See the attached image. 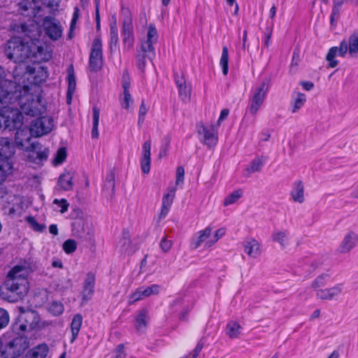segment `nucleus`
Returning a JSON list of instances; mask_svg holds the SVG:
<instances>
[{
  "label": "nucleus",
  "instance_id": "nucleus-47",
  "mask_svg": "<svg viewBox=\"0 0 358 358\" xmlns=\"http://www.w3.org/2000/svg\"><path fill=\"white\" fill-rule=\"evenodd\" d=\"M64 306L61 302L52 301L48 308L50 313L55 316H58L64 312Z\"/></svg>",
  "mask_w": 358,
  "mask_h": 358
},
{
  "label": "nucleus",
  "instance_id": "nucleus-43",
  "mask_svg": "<svg viewBox=\"0 0 358 358\" xmlns=\"http://www.w3.org/2000/svg\"><path fill=\"white\" fill-rule=\"evenodd\" d=\"M336 56H338V47L331 48L327 55L326 59L329 62V66L331 68H334L338 65V61L335 59Z\"/></svg>",
  "mask_w": 358,
  "mask_h": 358
},
{
  "label": "nucleus",
  "instance_id": "nucleus-56",
  "mask_svg": "<svg viewBox=\"0 0 358 358\" xmlns=\"http://www.w3.org/2000/svg\"><path fill=\"white\" fill-rule=\"evenodd\" d=\"M172 247V242L164 237L160 242V248L164 252H167L170 250Z\"/></svg>",
  "mask_w": 358,
  "mask_h": 358
},
{
  "label": "nucleus",
  "instance_id": "nucleus-36",
  "mask_svg": "<svg viewBox=\"0 0 358 358\" xmlns=\"http://www.w3.org/2000/svg\"><path fill=\"white\" fill-rule=\"evenodd\" d=\"M100 109L94 106L92 108V137L98 138L99 136V122Z\"/></svg>",
  "mask_w": 358,
  "mask_h": 358
},
{
  "label": "nucleus",
  "instance_id": "nucleus-51",
  "mask_svg": "<svg viewBox=\"0 0 358 358\" xmlns=\"http://www.w3.org/2000/svg\"><path fill=\"white\" fill-rule=\"evenodd\" d=\"M185 180V169L182 166H178L176 170V185H182Z\"/></svg>",
  "mask_w": 358,
  "mask_h": 358
},
{
  "label": "nucleus",
  "instance_id": "nucleus-32",
  "mask_svg": "<svg viewBox=\"0 0 358 358\" xmlns=\"http://www.w3.org/2000/svg\"><path fill=\"white\" fill-rule=\"evenodd\" d=\"M76 87V78L74 76L73 66L71 65L68 68V92H67V101L70 103L71 96L75 92Z\"/></svg>",
  "mask_w": 358,
  "mask_h": 358
},
{
  "label": "nucleus",
  "instance_id": "nucleus-35",
  "mask_svg": "<svg viewBox=\"0 0 358 358\" xmlns=\"http://www.w3.org/2000/svg\"><path fill=\"white\" fill-rule=\"evenodd\" d=\"M264 164V161L262 157L255 158L245 168V171L248 175L262 170Z\"/></svg>",
  "mask_w": 358,
  "mask_h": 358
},
{
  "label": "nucleus",
  "instance_id": "nucleus-37",
  "mask_svg": "<svg viewBox=\"0 0 358 358\" xmlns=\"http://www.w3.org/2000/svg\"><path fill=\"white\" fill-rule=\"evenodd\" d=\"M119 41L118 38V29L117 26V22L115 19L113 22L110 23V48L113 49L117 45Z\"/></svg>",
  "mask_w": 358,
  "mask_h": 358
},
{
  "label": "nucleus",
  "instance_id": "nucleus-62",
  "mask_svg": "<svg viewBox=\"0 0 358 358\" xmlns=\"http://www.w3.org/2000/svg\"><path fill=\"white\" fill-rule=\"evenodd\" d=\"M248 40V32L247 30H244L243 34V45L242 48L243 50H246L249 48V44L247 43Z\"/></svg>",
  "mask_w": 358,
  "mask_h": 358
},
{
  "label": "nucleus",
  "instance_id": "nucleus-10",
  "mask_svg": "<svg viewBox=\"0 0 358 358\" xmlns=\"http://www.w3.org/2000/svg\"><path fill=\"white\" fill-rule=\"evenodd\" d=\"M15 153V148L13 143L8 138L0 137V161L1 164L0 167L4 168L9 164L11 165L10 172L8 176L13 173V162L12 157Z\"/></svg>",
  "mask_w": 358,
  "mask_h": 358
},
{
  "label": "nucleus",
  "instance_id": "nucleus-24",
  "mask_svg": "<svg viewBox=\"0 0 358 358\" xmlns=\"http://www.w3.org/2000/svg\"><path fill=\"white\" fill-rule=\"evenodd\" d=\"M244 252L249 257L256 259L262 253L260 243L254 238L246 239L243 243Z\"/></svg>",
  "mask_w": 358,
  "mask_h": 358
},
{
  "label": "nucleus",
  "instance_id": "nucleus-23",
  "mask_svg": "<svg viewBox=\"0 0 358 358\" xmlns=\"http://www.w3.org/2000/svg\"><path fill=\"white\" fill-rule=\"evenodd\" d=\"M151 141H145L142 146V154L141 158V169L143 173L148 174L150 171L151 164Z\"/></svg>",
  "mask_w": 358,
  "mask_h": 358
},
{
  "label": "nucleus",
  "instance_id": "nucleus-13",
  "mask_svg": "<svg viewBox=\"0 0 358 358\" xmlns=\"http://www.w3.org/2000/svg\"><path fill=\"white\" fill-rule=\"evenodd\" d=\"M103 64L102 42L98 37L93 41L90 55L89 67L91 71H97Z\"/></svg>",
  "mask_w": 358,
  "mask_h": 358
},
{
  "label": "nucleus",
  "instance_id": "nucleus-16",
  "mask_svg": "<svg viewBox=\"0 0 358 358\" xmlns=\"http://www.w3.org/2000/svg\"><path fill=\"white\" fill-rule=\"evenodd\" d=\"M25 152L27 153L25 156L27 159L36 164H41L45 161L50 152L48 148L43 147L38 148V145L36 144L34 148H29Z\"/></svg>",
  "mask_w": 358,
  "mask_h": 358
},
{
  "label": "nucleus",
  "instance_id": "nucleus-54",
  "mask_svg": "<svg viewBox=\"0 0 358 358\" xmlns=\"http://www.w3.org/2000/svg\"><path fill=\"white\" fill-rule=\"evenodd\" d=\"M327 275L318 276L313 282V287L317 288L324 285L327 282Z\"/></svg>",
  "mask_w": 358,
  "mask_h": 358
},
{
  "label": "nucleus",
  "instance_id": "nucleus-22",
  "mask_svg": "<svg viewBox=\"0 0 358 358\" xmlns=\"http://www.w3.org/2000/svg\"><path fill=\"white\" fill-rule=\"evenodd\" d=\"M175 80L180 100L184 103L189 102L191 99V86L186 83L183 76H176Z\"/></svg>",
  "mask_w": 358,
  "mask_h": 358
},
{
  "label": "nucleus",
  "instance_id": "nucleus-2",
  "mask_svg": "<svg viewBox=\"0 0 358 358\" xmlns=\"http://www.w3.org/2000/svg\"><path fill=\"white\" fill-rule=\"evenodd\" d=\"M10 78L12 76L4 74L0 78V107L17 103L22 111L28 115L37 116L45 110V106L38 96H34L24 86L22 90L18 83Z\"/></svg>",
  "mask_w": 358,
  "mask_h": 358
},
{
  "label": "nucleus",
  "instance_id": "nucleus-17",
  "mask_svg": "<svg viewBox=\"0 0 358 358\" xmlns=\"http://www.w3.org/2000/svg\"><path fill=\"white\" fill-rule=\"evenodd\" d=\"M343 292V285L341 283L325 289H319L316 291V298L323 301L336 300Z\"/></svg>",
  "mask_w": 358,
  "mask_h": 358
},
{
  "label": "nucleus",
  "instance_id": "nucleus-28",
  "mask_svg": "<svg viewBox=\"0 0 358 358\" xmlns=\"http://www.w3.org/2000/svg\"><path fill=\"white\" fill-rule=\"evenodd\" d=\"M149 322L148 312L145 309L141 310L135 317V327L138 331H144Z\"/></svg>",
  "mask_w": 358,
  "mask_h": 358
},
{
  "label": "nucleus",
  "instance_id": "nucleus-4",
  "mask_svg": "<svg viewBox=\"0 0 358 358\" xmlns=\"http://www.w3.org/2000/svg\"><path fill=\"white\" fill-rule=\"evenodd\" d=\"M48 76L47 68L41 66H25L24 64L16 66L12 74L15 83H18V87L22 90L25 86L29 93L40 99L41 103V99L36 92V85L45 82Z\"/></svg>",
  "mask_w": 358,
  "mask_h": 358
},
{
  "label": "nucleus",
  "instance_id": "nucleus-11",
  "mask_svg": "<svg viewBox=\"0 0 358 358\" xmlns=\"http://www.w3.org/2000/svg\"><path fill=\"white\" fill-rule=\"evenodd\" d=\"M122 30L123 43L125 47L131 48L134 45L133 20L129 10L126 9L122 12Z\"/></svg>",
  "mask_w": 358,
  "mask_h": 358
},
{
  "label": "nucleus",
  "instance_id": "nucleus-33",
  "mask_svg": "<svg viewBox=\"0 0 358 358\" xmlns=\"http://www.w3.org/2000/svg\"><path fill=\"white\" fill-rule=\"evenodd\" d=\"M73 176L71 173L66 172L60 176L58 185L61 189L69 191L73 188Z\"/></svg>",
  "mask_w": 358,
  "mask_h": 358
},
{
  "label": "nucleus",
  "instance_id": "nucleus-34",
  "mask_svg": "<svg viewBox=\"0 0 358 358\" xmlns=\"http://www.w3.org/2000/svg\"><path fill=\"white\" fill-rule=\"evenodd\" d=\"M241 325L235 321H230L226 327V334L231 338H236L241 332Z\"/></svg>",
  "mask_w": 358,
  "mask_h": 358
},
{
  "label": "nucleus",
  "instance_id": "nucleus-39",
  "mask_svg": "<svg viewBox=\"0 0 358 358\" xmlns=\"http://www.w3.org/2000/svg\"><path fill=\"white\" fill-rule=\"evenodd\" d=\"M243 196V191L241 189H236L229 194L224 200L223 204L224 206L232 205L238 201V200Z\"/></svg>",
  "mask_w": 358,
  "mask_h": 358
},
{
  "label": "nucleus",
  "instance_id": "nucleus-15",
  "mask_svg": "<svg viewBox=\"0 0 358 358\" xmlns=\"http://www.w3.org/2000/svg\"><path fill=\"white\" fill-rule=\"evenodd\" d=\"M16 130L15 136L16 145L24 151L28 150L29 148H34L35 143H30L31 136H33L31 132V127L28 129L27 126H22Z\"/></svg>",
  "mask_w": 358,
  "mask_h": 358
},
{
  "label": "nucleus",
  "instance_id": "nucleus-63",
  "mask_svg": "<svg viewBox=\"0 0 358 358\" xmlns=\"http://www.w3.org/2000/svg\"><path fill=\"white\" fill-rule=\"evenodd\" d=\"M60 0H45V5L49 7H55L58 5Z\"/></svg>",
  "mask_w": 358,
  "mask_h": 358
},
{
  "label": "nucleus",
  "instance_id": "nucleus-46",
  "mask_svg": "<svg viewBox=\"0 0 358 358\" xmlns=\"http://www.w3.org/2000/svg\"><path fill=\"white\" fill-rule=\"evenodd\" d=\"M78 243L73 239H67L62 245V248L65 253L69 255L74 252L77 249Z\"/></svg>",
  "mask_w": 358,
  "mask_h": 358
},
{
  "label": "nucleus",
  "instance_id": "nucleus-1",
  "mask_svg": "<svg viewBox=\"0 0 358 358\" xmlns=\"http://www.w3.org/2000/svg\"><path fill=\"white\" fill-rule=\"evenodd\" d=\"M10 29L27 38H11L5 46L4 52L7 58L19 64L27 62L41 63L52 58L50 47L38 40L41 31L37 20L16 17L10 24Z\"/></svg>",
  "mask_w": 358,
  "mask_h": 358
},
{
  "label": "nucleus",
  "instance_id": "nucleus-8",
  "mask_svg": "<svg viewBox=\"0 0 358 358\" xmlns=\"http://www.w3.org/2000/svg\"><path fill=\"white\" fill-rule=\"evenodd\" d=\"M268 90V85L265 82H262L251 90L249 99V111L252 115H255L263 105Z\"/></svg>",
  "mask_w": 358,
  "mask_h": 358
},
{
  "label": "nucleus",
  "instance_id": "nucleus-61",
  "mask_svg": "<svg viewBox=\"0 0 358 358\" xmlns=\"http://www.w3.org/2000/svg\"><path fill=\"white\" fill-rule=\"evenodd\" d=\"M106 182L113 190L115 187V178L113 174H110L107 176Z\"/></svg>",
  "mask_w": 358,
  "mask_h": 358
},
{
  "label": "nucleus",
  "instance_id": "nucleus-52",
  "mask_svg": "<svg viewBox=\"0 0 358 358\" xmlns=\"http://www.w3.org/2000/svg\"><path fill=\"white\" fill-rule=\"evenodd\" d=\"M53 203L57 205L59 208H60L59 211L62 213H65L68 210V208H69V204L67 202V201L66 199H55L53 201Z\"/></svg>",
  "mask_w": 358,
  "mask_h": 358
},
{
  "label": "nucleus",
  "instance_id": "nucleus-45",
  "mask_svg": "<svg viewBox=\"0 0 358 358\" xmlns=\"http://www.w3.org/2000/svg\"><path fill=\"white\" fill-rule=\"evenodd\" d=\"M343 5V1L341 0H334V6L332 8V12L331 14V24H333L335 21H336L338 18L340 8Z\"/></svg>",
  "mask_w": 358,
  "mask_h": 358
},
{
  "label": "nucleus",
  "instance_id": "nucleus-44",
  "mask_svg": "<svg viewBox=\"0 0 358 358\" xmlns=\"http://www.w3.org/2000/svg\"><path fill=\"white\" fill-rule=\"evenodd\" d=\"M66 156L67 154L66 148H60L52 159V164L54 166H59L62 164L66 160Z\"/></svg>",
  "mask_w": 358,
  "mask_h": 358
},
{
  "label": "nucleus",
  "instance_id": "nucleus-21",
  "mask_svg": "<svg viewBox=\"0 0 358 358\" xmlns=\"http://www.w3.org/2000/svg\"><path fill=\"white\" fill-rule=\"evenodd\" d=\"M176 191V188L174 187L167 188L166 193L162 197V207L159 215V220L164 219L168 215L175 198Z\"/></svg>",
  "mask_w": 358,
  "mask_h": 358
},
{
  "label": "nucleus",
  "instance_id": "nucleus-64",
  "mask_svg": "<svg viewBox=\"0 0 358 358\" xmlns=\"http://www.w3.org/2000/svg\"><path fill=\"white\" fill-rule=\"evenodd\" d=\"M49 231L50 234H52L53 235H57L58 229H57V225L51 224L49 227Z\"/></svg>",
  "mask_w": 358,
  "mask_h": 358
},
{
  "label": "nucleus",
  "instance_id": "nucleus-26",
  "mask_svg": "<svg viewBox=\"0 0 358 358\" xmlns=\"http://www.w3.org/2000/svg\"><path fill=\"white\" fill-rule=\"evenodd\" d=\"M95 276L92 273H88L85 278L83 289L82 292L83 300L88 301L91 299L94 289Z\"/></svg>",
  "mask_w": 358,
  "mask_h": 358
},
{
  "label": "nucleus",
  "instance_id": "nucleus-7",
  "mask_svg": "<svg viewBox=\"0 0 358 358\" xmlns=\"http://www.w3.org/2000/svg\"><path fill=\"white\" fill-rule=\"evenodd\" d=\"M225 232L224 228H220L213 232V228L208 226L194 235L192 245L195 249L201 246L210 248L225 234Z\"/></svg>",
  "mask_w": 358,
  "mask_h": 358
},
{
  "label": "nucleus",
  "instance_id": "nucleus-41",
  "mask_svg": "<svg viewBox=\"0 0 358 358\" xmlns=\"http://www.w3.org/2000/svg\"><path fill=\"white\" fill-rule=\"evenodd\" d=\"M358 52V31L353 33L349 38V53L351 55Z\"/></svg>",
  "mask_w": 358,
  "mask_h": 358
},
{
  "label": "nucleus",
  "instance_id": "nucleus-5",
  "mask_svg": "<svg viewBox=\"0 0 358 358\" xmlns=\"http://www.w3.org/2000/svg\"><path fill=\"white\" fill-rule=\"evenodd\" d=\"M158 32L156 27L150 24L148 27L146 36L141 41V46L137 49L136 62L137 68L143 71L147 63V59H151L155 56L154 44L157 42Z\"/></svg>",
  "mask_w": 358,
  "mask_h": 358
},
{
  "label": "nucleus",
  "instance_id": "nucleus-55",
  "mask_svg": "<svg viewBox=\"0 0 358 358\" xmlns=\"http://www.w3.org/2000/svg\"><path fill=\"white\" fill-rule=\"evenodd\" d=\"M272 32H273V24H271L270 27H266L265 32H264V36H265L264 45L266 47H268L270 45V43H271L270 40L271 38Z\"/></svg>",
  "mask_w": 358,
  "mask_h": 358
},
{
  "label": "nucleus",
  "instance_id": "nucleus-58",
  "mask_svg": "<svg viewBox=\"0 0 358 358\" xmlns=\"http://www.w3.org/2000/svg\"><path fill=\"white\" fill-rule=\"evenodd\" d=\"M14 0H0V8L4 12L8 13V7L13 3Z\"/></svg>",
  "mask_w": 358,
  "mask_h": 358
},
{
  "label": "nucleus",
  "instance_id": "nucleus-40",
  "mask_svg": "<svg viewBox=\"0 0 358 358\" xmlns=\"http://www.w3.org/2000/svg\"><path fill=\"white\" fill-rule=\"evenodd\" d=\"M229 52L227 46L222 48V55L220 60V65L224 76L228 73Z\"/></svg>",
  "mask_w": 358,
  "mask_h": 358
},
{
  "label": "nucleus",
  "instance_id": "nucleus-59",
  "mask_svg": "<svg viewBox=\"0 0 358 358\" xmlns=\"http://www.w3.org/2000/svg\"><path fill=\"white\" fill-rule=\"evenodd\" d=\"M229 110L228 109H223L220 113V117L217 120V124L220 125L221 122L227 117L229 115Z\"/></svg>",
  "mask_w": 358,
  "mask_h": 358
},
{
  "label": "nucleus",
  "instance_id": "nucleus-42",
  "mask_svg": "<svg viewBox=\"0 0 358 358\" xmlns=\"http://www.w3.org/2000/svg\"><path fill=\"white\" fill-rule=\"evenodd\" d=\"M117 247L122 252H131V241L127 234H124L122 238L119 241Z\"/></svg>",
  "mask_w": 358,
  "mask_h": 358
},
{
  "label": "nucleus",
  "instance_id": "nucleus-57",
  "mask_svg": "<svg viewBox=\"0 0 358 358\" xmlns=\"http://www.w3.org/2000/svg\"><path fill=\"white\" fill-rule=\"evenodd\" d=\"M348 50L349 51V44L348 45V43L344 41H342L339 48H338V56L343 57Z\"/></svg>",
  "mask_w": 358,
  "mask_h": 358
},
{
  "label": "nucleus",
  "instance_id": "nucleus-19",
  "mask_svg": "<svg viewBox=\"0 0 358 358\" xmlns=\"http://www.w3.org/2000/svg\"><path fill=\"white\" fill-rule=\"evenodd\" d=\"M160 287L157 285H152L148 287H141L138 288L130 296V302L134 303L140 300H143L152 295L159 294Z\"/></svg>",
  "mask_w": 358,
  "mask_h": 358
},
{
  "label": "nucleus",
  "instance_id": "nucleus-38",
  "mask_svg": "<svg viewBox=\"0 0 358 358\" xmlns=\"http://www.w3.org/2000/svg\"><path fill=\"white\" fill-rule=\"evenodd\" d=\"M272 240L278 243L282 247L288 244V234L286 231H276L272 234Z\"/></svg>",
  "mask_w": 358,
  "mask_h": 358
},
{
  "label": "nucleus",
  "instance_id": "nucleus-31",
  "mask_svg": "<svg viewBox=\"0 0 358 358\" xmlns=\"http://www.w3.org/2000/svg\"><path fill=\"white\" fill-rule=\"evenodd\" d=\"M48 352L46 344H41L31 349L26 355V358H45Z\"/></svg>",
  "mask_w": 358,
  "mask_h": 358
},
{
  "label": "nucleus",
  "instance_id": "nucleus-60",
  "mask_svg": "<svg viewBox=\"0 0 358 358\" xmlns=\"http://www.w3.org/2000/svg\"><path fill=\"white\" fill-rule=\"evenodd\" d=\"M300 84L302 86V87L307 91L311 90L314 87V84L310 81H303L301 82Z\"/></svg>",
  "mask_w": 358,
  "mask_h": 358
},
{
  "label": "nucleus",
  "instance_id": "nucleus-6",
  "mask_svg": "<svg viewBox=\"0 0 358 358\" xmlns=\"http://www.w3.org/2000/svg\"><path fill=\"white\" fill-rule=\"evenodd\" d=\"M13 105L9 104L0 108V117L3 120L4 126L10 131L20 129L28 121L27 117H32Z\"/></svg>",
  "mask_w": 358,
  "mask_h": 358
},
{
  "label": "nucleus",
  "instance_id": "nucleus-49",
  "mask_svg": "<svg viewBox=\"0 0 358 358\" xmlns=\"http://www.w3.org/2000/svg\"><path fill=\"white\" fill-rule=\"evenodd\" d=\"M149 108H150L149 105L146 104L145 101L143 100L141 101V106L139 108V111H138V125L141 124L143 122L145 115H146Z\"/></svg>",
  "mask_w": 358,
  "mask_h": 358
},
{
  "label": "nucleus",
  "instance_id": "nucleus-18",
  "mask_svg": "<svg viewBox=\"0 0 358 358\" xmlns=\"http://www.w3.org/2000/svg\"><path fill=\"white\" fill-rule=\"evenodd\" d=\"M122 83L123 92L120 96V103L123 109L128 110L134 101L129 92L130 78L126 71L123 73Z\"/></svg>",
  "mask_w": 358,
  "mask_h": 358
},
{
  "label": "nucleus",
  "instance_id": "nucleus-30",
  "mask_svg": "<svg viewBox=\"0 0 358 358\" xmlns=\"http://www.w3.org/2000/svg\"><path fill=\"white\" fill-rule=\"evenodd\" d=\"M83 324V317L80 314H76L73 316L71 323V343H73L77 338L80 329Z\"/></svg>",
  "mask_w": 358,
  "mask_h": 358
},
{
  "label": "nucleus",
  "instance_id": "nucleus-29",
  "mask_svg": "<svg viewBox=\"0 0 358 358\" xmlns=\"http://www.w3.org/2000/svg\"><path fill=\"white\" fill-rule=\"evenodd\" d=\"M306 102V94L301 93L299 92H294L292 94V101H291L292 113H297L304 106Z\"/></svg>",
  "mask_w": 358,
  "mask_h": 358
},
{
  "label": "nucleus",
  "instance_id": "nucleus-9",
  "mask_svg": "<svg viewBox=\"0 0 358 358\" xmlns=\"http://www.w3.org/2000/svg\"><path fill=\"white\" fill-rule=\"evenodd\" d=\"M55 127L54 119L45 115L34 120L31 124V132L36 137L42 136L51 132Z\"/></svg>",
  "mask_w": 358,
  "mask_h": 358
},
{
  "label": "nucleus",
  "instance_id": "nucleus-20",
  "mask_svg": "<svg viewBox=\"0 0 358 358\" xmlns=\"http://www.w3.org/2000/svg\"><path fill=\"white\" fill-rule=\"evenodd\" d=\"M21 317L24 320V323L20 325V329L22 331L34 330L39 327L40 317L36 311L24 312Z\"/></svg>",
  "mask_w": 358,
  "mask_h": 358
},
{
  "label": "nucleus",
  "instance_id": "nucleus-27",
  "mask_svg": "<svg viewBox=\"0 0 358 358\" xmlns=\"http://www.w3.org/2000/svg\"><path fill=\"white\" fill-rule=\"evenodd\" d=\"M291 196L295 202L302 203L304 201V186L301 180L294 182Z\"/></svg>",
  "mask_w": 358,
  "mask_h": 358
},
{
  "label": "nucleus",
  "instance_id": "nucleus-3",
  "mask_svg": "<svg viewBox=\"0 0 358 358\" xmlns=\"http://www.w3.org/2000/svg\"><path fill=\"white\" fill-rule=\"evenodd\" d=\"M38 268L37 262L29 258L20 262L10 269L4 282V287L8 292L5 299L8 301L17 302L27 294L29 289L28 276Z\"/></svg>",
  "mask_w": 358,
  "mask_h": 358
},
{
  "label": "nucleus",
  "instance_id": "nucleus-53",
  "mask_svg": "<svg viewBox=\"0 0 358 358\" xmlns=\"http://www.w3.org/2000/svg\"><path fill=\"white\" fill-rule=\"evenodd\" d=\"M79 17H80V9L78 8V7L76 6L73 9V17H72V20L71 22V25H70L71 31H73L75 29L77 20H78Z\"/></svg>",
  "mask_w": 358,
  "mask_h": 358
},
{
  "label": "nucleus",
  "instance_id": "nucleus-50",
  "mask_svg": "<svg viewBox=\"0 0 358 358\" xmlns=\"http://www.w3.org/2000/svg\"><path fill=\"white\" fill-rule=\"evenodd\" d=\"M10 317L8 313L3 308H0V329L5 328L9 323Z\"/></svg>",
  "mask_w": 358,
  "mask_h": 358
},
{
  "label": "nucleus",
  "instance_id": "nucleus-14",
  "mask_svg": "<svg viewBox=\"0 0 358 358\" xmlns=\"http://www.w3.org/2000/svg\"><path fill=\"white\" fill-rule=\"evenodd\" d=\"M197 131L199 136H202L201 141L208 147H213L217 144L218 135L215 126H206L203 123L197 125Z\"/></svg>",
  "mask_w": 358,
  "mask_h": 358
},
{
  "label": "nucleus",
  "instance_id": "nucleus-12",
  "mask_svg": "<svg viewBox=\"0 0 358 358\" xmlns=\"http://www.w3.org/2000/svg\"><path fill=\"white\" fill-rule=\"evenodd\" d=\"M43 29L45 34L52 41H57L62 36L63 29L60 22L52 17L47 16L43 18Z\"/></svg>",
  "mask_w": 358,
  "mask_h": 358
},
{
  "label": "nucleus",
  "instance_id": "nucleus-48",
  "mask_svg": "<svg viewBox=\"0 0 358 358\" xmlns=\"http://www.w3.org/2000/svg\"><path fill=\"white\" fill-rule=\"evenodd\" d=\"M26 220L29 227L35 231L41 232L45 229V225L38 223L34 217L28 216L26 217Z\"/></svg>",
  "mask_w": 358,
  "mask_h": 358
},
{
  "label": "nucleus",
  "instance_id": "nucleus-25",
  "mask_svg": "<svg viewBox=\"0 0 358 358\" xmlns=\"http://www.w3.org/2000/svg\"><path fill=\"white\" fill-rule=\"evenodd\" d=\"M357 242V234L353 231H350L343 238L338 250L342 253L348 252L356 246Z\"/></svg>",
  "mask_w": 358,
  "mask_h": 358
}]
</instances>
